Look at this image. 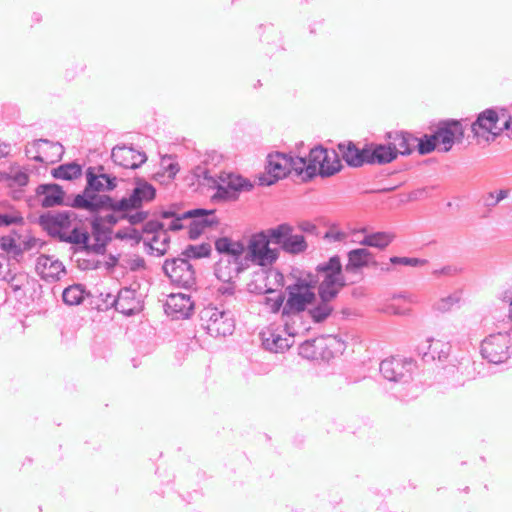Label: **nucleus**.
Here are the masks:
<instances>
[{
  "label": "nucleus",
  "mask_w": 512,
  "mask_h": 512,
  "mask_svg": "<svg viewBox=\"0 0 512 512\" xmlns=\"http://www.w3.org/2000/svg\"><path fill=\"white\" fill-rule=\"evenodd\" d=\"M294 281L287 285L289 304L303 309L314 301L316 292L338 297L341 291L355 281H349L340 255L334 254L318 263L314 271L299 270L292 273Z\"/></svg>",
  "instance_id": "f257e3e1"
},
{
  "label": "nucleus",
  "mask_w": 512,
  "mask_h": 512,
  "mask_svg": "<svg viewBox=\"0 0 512 512\" xmlns=\"http://www.w3.org/2000/svg\"><path fill=\"white\" fill-rule=\"evenodd\" d=\"M245 244L248 268L250 265L272 266L279 259V250L289 255H300L308 249L305 236L295 234L294 227L288 222L252 233Z\"/></svg>",
  "instance_id": "f03ea898"
},
{
  "label": "nucleus",
  "mask_w": 512,
  "mask_h": 512,
  "mask_svg": "<svg viewBox=\"0 0 512 512\" xmlns=\"http://www.w3.org/2000/svg\"><path fill=\"white\" fill-rule=\"evenodd\" d=\"M338 297L334 295L316 292L314 301L310 302L303 309H296L289 304V293L287 286L280 290L276 297H265L263 304L269 308L271 314L279 315L284 332L289 337H294L301 330H306V316L314 324H322L330 318L334 312L332 302Z\"/></svg>",
  "instance_id": "7ed1b4c3"
},
{
  "label": "nucleus",
  "mask_w": 512,
  "mask_h": 512,
  "mask_svg": "<svg viewBox=\"0 0 512 512\" xmlns=\"http://www.w3.org/2000/svg\"><path fill=\"white\" fill-rule=\"evenodd\" d=\"M86 185L84 189L76 194H71L68 198V206L85 210L88 208H96L100 205H111L114 198L108 194L101 192H111L115 190L118 179L113 174L105 172L103 165L97 167L89 166L85 171Z\"/></svg>",
  "instance_id": "20e7f679"
},
{
  "label": "nucleus",
  "mask_w": 512,
  "mask_h": 512,
  "mask_svg": "<svg viewBox=\"0 0 512 512\" xmlns=\"http://www.w3.org/2000/svg\"><path fill=\"white\" fill-rule=\"evenodd\" d=\"M297 173L301 183H310L316 178H330L344 169L340 156L335 149H328L318 143L309 149L307 155L298 159Z\"/></svg>",
  "instance_id": "39448f33"
},
{
  "label": "nucleus",
  "mask_w": 512,
  "mask_h": 512,
  "mask_svg": "<svg viewBox=\"0 0 512 512\" xmlns=\"http://www.w3.org/2000/svg\"><path fill=\"white\" fill-rule=\"evenodd\" d=\"M195 174L198 178H202L209 188L214 190L210 199L215 204L236 201L241 193L250 192L254 188L250 179L234 172L223 171L212 175L209 169L198 166Z\"/></svg>",
  "instance_id": "423d86ee"
},
{
  "label": "nucleus",
  "mask_w": 512,
  "mask_h": 512,
  "mask_svg": "<svg viewBox=\"0 0 512 512\" xmlns=\"http://www.w3.org/2000/svg\"><path fill=\"white\" fill-rule=\"evenodd\" d=\"M341 162L349 168H361L366 165L383 166L393 162L395 152L389 145L376 142H366L359 147L354 141L339 142L336 150Z\"/></svg>",
  "instance_id": "0eeeda50"
},
{
  "label": "nucleus",
  "mask_w": 512,
  "mask_h": 512,
  "mask_svg": "<svg viewBox=\"0 0 512 512\" xmlns=\"http://www.w3.org/2000/svg\"><path fill=\"white\" fill-rule=\"evenodd\" d=\"M299 158L300 155L293 156L291 153L280 151L269 153L266 157L265 170L257 177L258 185L269 187L288 176L300 182V176L297 173L298 167H301L298 164Z\"/></svg>",
  "instance_id": "6e6552de"
},
{
  "label": "nucleus",
  "mask_w": 512,
  "mask_h": 512,
  "mask_svg": "<svg viewBox=\"0 0 512 512\" xmlns=\"http://www.w3.org/2000/svg\"><path fill=\"white\" fill-rule=\"evenodd\" d=\"M500 112L504 116L507 110L506 108L492 106L476 114L475 120L470 123V130L472 138L477 144H490L500 137L498 131Z\"/></svg>",
  "instance_id": "1a4fd4ad"
},
{
  "label": "nucleus",
  "mask_w": 512,
  "mask_h": 512,
  "mask_svg": "<svg viewBox=\"0 0 512 512\" xmlns=\"http://www.w3.org/2000/svg\"><path fill=\"white\" fill-rule=\"evenodd\" d=\"M119 198H114L111 205H100L96 208H88L91 219H97L100 223L110 227L111 230L120 222L127 221L131 226L140 225L150 216V212L132 213L131 210H123L118 208Z\"/></svg>",
  "instance_id": "9d476101"
},
{
  "label": "nucleus",
  "mask_w": 512,
  "mask_h": 512,
  "mask_svg": "<svg viewBox=\"0 0 512 512\" xmlns=\"http://www.w3.org/2000/svg\"><path fill=\"white\" fill-rule=\"evenodd\" d=\"M469 118H446L430 126L440 145L441 152H449L455 144L462 143L465 137V126Z\"/></svg>",
  "instance_id": "9b49d317"
},
{
  "label": "nucleus",
  "mask_w": 512,
  "mask_h": 512,
  "mask_svg": "<svg viewBox=\"0 0 512 512\" xmlns=\"http://www.w3.org/2000/svg\"><path fill=\"white\" fill-rule=\"evenodd\" d=\"M416 368L414 359L394 356L382 360L379 365L380 373L386 380L400 385H406L412 381Z\"/></svg>",
  "instance_id": "f8f14e48"
},
{
  "label": "nucleus",
  "mask_w": 512,
  "mask_h": 512,
  "mask_svg": "<svg viewBox=\"0 0 512 512\" xmlns=\"http://www.w3.org/2000/svg\"><path fill=\"white\" fill-rule=\"evenodd\" d=\"M156 198V188L144 179L136 178L134 188L130 193L119 198L118 208L131 210L132 213L149 212L143 207Z\"/></svg>",
  "instance_id": "ddd939ff"
},
{
  "label": "nucleus",
  "mask_w": 512,
  "mask_h": 512,
  "mask_svg": "<svg viewBox=\"0 0 512 512\" xmlns=\"http://www.w3.org/2000/svg\"><path fill=\"white\" fill-rule=\"evenodd\" d=\"M482 357L492 364L506 362L512 353L510 336L507 333H496L487 336L481 343Z\"/></svg>",
  "instance_id": "4468645a"
},
{
  "label": "nucleus",
  "mask_w": 512,
  "mask_h": 512,
  "mask_svg": "<svg viewBox=\"0 0 512 512\" xmlns=\"http://www.w3.org/2000/svg\"><path fill=\"white\" fill-rule=\"evenodd\" d=\"M214 247L219 255L228 257L229 264L235 265L236 275L248 269L246 244L243 240H234L229 236H220L215 239Z\"/></svg>",
  "instance_id": "2eb2a0df"
},
{
  "label": "nucleus",
  "mask_w": 512,
  "mask_h": 512,
  "mask_svg": "<svg viewBox=\"0 0 512 512\" xmlns=\"http://www.w3.org/2000/svg\"><path fill=\"white\" fill-rule=\"evenodd\" d=\"M75 217L76 214L70 210L46 211L39 215L37 223L48 236L60 241L71 228Z\"/></svg>",
  "instance_id": "dca6fc26"
},
{
  "label": "nucleus",
  "mask_w": 512,
  "mask_h": 512,
  "mask_svg": "<svg viewBox=\"0 0 512 512\" xmlns=\"http://www.w3.org/2000/svg\"><path fill=\"white\" fill-rule=\"evenodd\" d=\"M184 217H189L188 238L192 241L199 239L208 228H213L219 224V219L215 215V210L194 208L185 211Z\"/></svg>",
  "instance_id": "f3484780"
},
{
  "label": "nucleus",
  "mask_w": 512,
  "mask_h": 512,
  "mask_svg": "<svg viewBox=\"0 0 512 512\" xmlns=\"http://www.w3.org/2000/svg\"><path fill=\"white\" fill-rule=\"evenodd\" d=\"M346 256L347 263L344 265V270L348 275H362L365 268L379 266L375 254L364 246L349 250Z\"/></svg>",
  "instance_id": "a211bd4d"
},
{
  "label": "nucleus",
  "mask_w": 512,
  "mask_h": 512,
  "mask_svg": "<svg viewBox=\"0 0 512 512\" xmlns=\"http://www.w3.org/2000/svg\"><path fill=\"white\" fill-rule=\"evenodd\" d=\"M113 162L126 169H138L147 161L144 151L137 150L133 145L118 144L111 152Z\"/></svg>",
  "instance_id": "6ab92c4d"
},
{
  "label": "nucleus",
  "mask_w": 512,
  "mask_h": 512,
  "mask_svg": "<svg viewBox=\"0 0 512 512\" xmlns=\"http://www.w3.org/2000/svg\"><path fill=\"white\" fill-rule=\"evenodd\" d=\"M386 143H380L381 145H389L395 152V161L399 155L409 156L415 151V145L417 137L406 130H393L388 131L384 135Z\"/></svg>",
  "instance_id": "aec40b11"
},
{
  "label": "nucleus",
  "mask_w": 512,
  "mask_h": 512,
  "mask_svg": "<svg viewBox=\"0 0 512 512\" xmlns=\"http://www.w3.org/2000/svg\"><path fill=\"white\" fill-rule=\"evenodd\" d=\"M195 304L191 296L184 293H172L164 303V311L172 319H189L194 313Z\"/></svg>",
  "instance_id": "412c9836"
},
{
  "label": "nucleus",
  "mask_w": 512,
  "mask_h": 512,
  "mask_svg": "<svg viewBox=\"0 0 512 512\" xmlns=\"http://www.w3.org/2000/svg\"><path fill=\"white\" fill-rule=\"evenodd\" d=\"M88 222L91 228L90 235L94 239V243L90 242L88 254L94 253L97 255H105L108 245L113 240V230L100 223L97 219L89 218Z\"/></svg>",
  "instance_id": "4be33fe9"
},
{
  "label": "nucleus",
  "mask_w": 512,
  "mask_h": 512,
  "mask_svg": "<svg viewBox=\"0 0 512 512\" xmlns=\"http://www.w3.org/2000/svg\"><path fill=\"white\" fill-rule=\"evenodd\" d=\"M36 194L39 197L41 206L44 208L68 205V202H65L66 192L57 183L40 184L36 189Z\"/></svg>",
  "instance_id": "5701e85b"
},
{
  "label": "nucleus",
  "mask_w": 512,
  "mask_h": 512,
  "mask_svg": "<svg viewBox=\"0 0 512 512\" xmlns=\"http://www.w3.org/2000/svg\"><path fill=\"white\" fill-rule=\"evenodd\" d=\"M207 334L212 337H226L232 335L235 330V321L231 311L221 310L217 317L208 325L201 324Z\"/></svg>",
  "instance_id": "b1692460"
},
{
  "label": "nucleus",
  "mask_w": 512,
  "mask_h": 512,
  "mask_svg": "<svg viewBox=\"0 0 512 512\" xmlns=\"http://www.w3.org/2000/svg\"><path fill=\"white\" fill-rule=\"evenodd\" d=\"M88 304L98 311H105L110 308H114L116 311L126 316H133L137 313V308L135 306L124 307L119 299H117L116 296L110 292H100L97 296L92 294Z\"/></svg>",
  "instance_id": "393cba45"
},
{
  "label": "nucleus",
  "mask_w": 512,
  "mask_h": 512,
  "mask_svg": "<svg viewBox=\"0 0 512 512\" xmlns=\"http://www.w3.org/2000/svg\"><path fill=\"white\" fill-rule=\"evenodd\" d=\"M451 346L449 343L428 338L425 343L418 347V353L422 356L423 362L434 361H445L450 353Z\"/></svg>",
  "instance_id": "a878e982"
},
{
  "label": "nucleus",
  "mask_w": 512,
  "mask_h": 512,
  "mask_svg": "<svg viewBox=\"0 0 512 512\" xmlns=\"http://www.w3.org/2000/svg\"><path fill=\"white\" fill-rule=\"evenodd\" d=\"M66 231L60 242L71 244L74 252H85L88 254L90 247L91 235L86 228L76 225Z\"/></svg>",
  "instance_id": "bb28decb"
},
{
  "label": "nucleus",
  "mask_w": 512,
  "mask_h": 512,
  "mask_svg": "<svg viewBox=\"0 0 512 512\" xmlns=\"http://www.w3.org/2000/svg\"><path fill=\"white\" fill-rule=\"evenodd\" d=\"M359 233L363 234L358 243L365 248L371 247L379 250H385L394 240L395 234L388 231L370 232L367 227L361 228Z\"/></svg>",
  "instance_id": "cd10ccee"
},
{
  "label": "nucleus",
  "mask_w": 512,
  "mask_h": 512,
  "mask_svg": "<svg viewBox=\"0 0 512 512\" xmlns=\"http://www.w3.org/2000/svg\"><path fill=\"white\" fill-rule=\"evenodd\" d=\"M40 268H42L39 272L41 278L49 282L59 280L61 273L64 275L66 274V269L63 263L58 259H54L50 255H41L38 258L37 269Z\"/></svg>",
  "instance_id": "c85d7f7f"
},
{
  "label": "nucleus",
  "mask_w": 512,
  "mask_h": 512,
  "mask_svg": "<svg viewBox=\"0 0 512 512\" xmlns=\"http://www.w3.org/2000/svg\"><path fill=\"white\" fill-rule=\"evenodd\" d=\"M42 145H47L51 149L55 150L53 155L57 156V161L62 158L64 154V147L62 146V144L59 142H52L45 138L36 139L33 142L28 143L25 147L26 156L39 163L46 162L44 156L42 155Z\"/></svg>",
  "instance_id": "c756f323"
},
{
  "label": "nucleus",
  "mask_w": 512,
  "mask_h": 512,
  "mask_svg": "<svg viewBox=\"0 0 512 512\" xmlns=\"http://www.w3.org/2000/svg\"><path fill=\"white\" fill-rule=\"evenodd\" d=\"M61 297L64 304L77 306L82 304L85 300L89 302L92 293L86 289L84 284L74 283L63 290Z\"/></svg>",
  "instance_id": "7c9ffc66"
},
{
  "label": "nucleus",
  "mask_w": 512,
  "mask_h": 512,
  "mask_svg": "<svg viewBox=\"0 0 512 512\" xmlns=\"http://www.w3.org/2000/svg\"><path fill=\"white\" fill-rule=\"evenodd\" d=\"M83 174V165L77 161L62 163L51 170L54 179L73 181L80 178Z\"/></svg>",
  "instance_id": "2f4dec72"
},
{
  "label": "nucleus",
  "mask_w": 512,
  "mask_h": 512,
  "mask_svg": "<svg viewBox=\"0 0 512 512\" xmlns=\"http://www.w3.org/2000/svg\"><path fill=\"white\" fill-rule=\"evenodd\" d=\"M0 250L2 251L1 254L9 259V266L22 261L21 244L12 236H0Z\"/></svg>",
  "instance_id": "473e14b6"
},
{
  "label": "nucleus",
  "mask_w": 512,
  "mask_h": 512,
  "mask_svg": "<svg viewBox=\"0 0 512 512\" xmlns=\"http://www.w3.org/2000/svg\"><path fill=\"white\" fill-rule=\"evenodd\" d=\"M191 263L184 256L175 258H167L162 266V271L173 283H175L174 275L182 274L185 269H190Z\"/></svg>",
  "instance_id": "72a5a7b5"
},
{
  "label": "nucleus",
  "mask_w": 512,
  "mask_h": 512,
  "mask_svg": "<svg viewBox=\"0 0 512 512\" xmlns=\"http://www.w3.org/2000/svg\"><path fill=\"white\" fill-rule=\"evenodd\" d=\"M292 346L289 338H284L280 334L270 333L268 337L262 336V347L273 353H283Z\"/></svg>",
  "instance_id": "f704fd0d"
},
{
  "label": "nucleus",
  "mask_w": 512,
  "mask_h": 512,
  "mask_svg": "<svg viewBox=\"0 0 512 512\" xmlns=\"http://www.w3.org/2000/svg\"><path fill=\"white\" fill-rule=\"evenodd\" d=\"M211 253L212 247L210 243L202 242L200 244H188L182 251L181 255L190 261L208 258L210 257Z\"/></svg>",
  "instance_id": "c9c22d12"
},
{
  "label": "nucleus",
  "mask_w": 512,
  "mask_h": 512,
  "mask_svg": "<svg viewBox=\"0 0 512 512\" xmlns=\"http://www.w3.org/2000/svg\"><path fill=\"white\" fill-rule=\"evenodd\" d=\"M436 149L440 151V145L433 130H431V133H425L421 137H417L415 151H417L419 155H428Z\"/></svg>",
  "instance_id": "e433bc0d"
},
{
  "label": "nucleus",
  "mask_w": 512,
  "mask_h": 512,
  "mask_svg": "<svg viewBox=\"0 0 512 512\" xmlns=\"http://www.w3.org/2000/svg\"><path fill=\"white\" fill-rule=\"evenodd\" d=\"M25 224V219L22 213L14 206L9 205L8 209L0 212V228L10 226H22Z\"/></svg>",
  "instance_id": "4c0bfd02"
},
{
  "label": "nucleus",
  "mask_w": 512,
  "mask_h": 512,
  "mask_svg": "<svg viewBox=\"0 0 512 512\" xmlns=\"http://www.w3.org/2000/svg\"><path fill=\"white\" fill-rule=\"evenodd\" d=\"M299 355L306 359H317L319 356L326 358L322 350L320 343H317L316 339H308L299 345Z\"/></svg>",
  "instance_id": "58836bf2"
},
{
  "label": "nucleus",
  "mask_w": 512,
  "mask_h": 512,
  "mask_svg": "<svg viewBox=\"0 0 512 512\" xmlns=\"http://www.w3.org/2000/svg\"><path fill=\"white\" fill-rule=\"evenodd\" d=\"M92 353L95 358L108 359L112 353L111 341L97 337L92 345Z\"/></svg>",
  "instance_id": "ea45409f"
},
{
  "label": "nucleus",
  "mask_w": 512,
  "mask_h": 512,
  "mask_svg": "<svg viewBox=\"0 0 512 512\" xmlns=\"http://www.w3.org/2000/svg\"><path fill=\"white\" fill-rule=\"evenodd\" d=\"M389 262L392 266H410V267H422L428 264V260L416 257L407 256H391Z\"/></svg>",
  "instance_id": "a19ab883"
},
{
  "label": "nucleus",
  "mask_w": 512,
  "mask_h": 512,
  "mask_svg": "<svg viewBox=\"0 0 512 512\" xmlns=\"http://www.w3.org/2000/svg\"><path fill=\"white\" fill-rule=\"evenodd\" d=\"M175 284L185 289H191L196 285V273L193 265L191 264L190 269L185 270L180 275H174Z\"/></svg>",
  "instance_id": "79ce46f5"
},
{
  "label": "nucleus",
  "mask_w": 512,
  "mask_h": 512,
  "mask_svg": "<svg viewBox=\"0 0 512 512\" xmlns=\"http://www.w3.org/2000/svg\"><path fill=\"white\" fill-rule=\"evenodd\" d=\"M461 299V292L456 291L447 297L442 298L439 302L436 304V309L440 312H446L449 311L455 304L459 303Z\"/></svg>",
  "instance_id": "37998d69"
},
{
  "label": "nucleus",
  "mask_w": 512,
  "mask_h": 512,
  "mask_svg": "<svg viewBox=\"0 0 512 512\" xmlns=\"http://www.w3.org/2000/svg\"><path fill=\"white\" fill-rule=\"evenodd\" d=\"M161 164L168 174L169 179H174L179 172V164L175 161L174 156L165 155L161 158Z\"/></svg>",
  "instance_id": "c03bdc74"
},
{
  "label": "nucleus",
  "mask_w": 512,
  "mask_h": 512,
  "mask_svg": "<svg viewBox=\"0 0 512 512\" xmlns=\"http://www.w3.org/2000/svg\"><path fill=\"white\" fill-rule=\"evenodd\" d=\"M142 224V232L144 234H160V232L165 231L164 223L157 219L148 220L147 218Z\"/></svg>",
  "instance_id": "a18cd8bd"
},
{
  "label": "nucleus",
  "mask_w": 512,
  "mask_h": 512,
  "mask_svg": "<svg viewBox=\"0 0 512 512\" xmlns=\"http://www.w3.org/2000/svg\"><path fill=\"white\" fill-rule=\"evenodd\" d=\"M12 266H9V259L0 253V278L10 282L15 279L16 273L12 271Z\"/></svg>",
  "instance_id": "49530a36"
},
{
  "label": "nucleus",
  "mask_w": 512,
  "mask_h": 512,
  "mask_svg": "<svg viewBox=\"0 0 512 512\" xmlns=\"http://www.w3.org/2000/svg\"><path fill=\"white\" fill-rule=\"evenodd\" d=\"M322 238L329 243L343 242L347 239V233L332 226L324 233Z\"/></svg>",
  "instance_id": "de8ad7c7"
},
{
  "label": "nucleus",
  "mask_w": 512,
  "mask_h": 512,
  "mask_svg": "<svg viewBox=\"0 0 512 512\" xmlns=\"http://www.w3.org/2000/svg\"><path fill=\"white\" fill-rule=\"evenodd\" d=\"M437 188L438 187L434 185L416 188L411 191L410 198L413 200L426 199L428 197L433 196L434 191L437 190Z\"/></svg>",
  "instance_id": "09e8293b"
},
{
  "label": "nucleus",
  "mask_w": 512,
  "mask_h": 512,
  "mask_svg": "<svg viewBox=\"0 0 512 512\" xmlns=\"http://www.w3.org/2000/svg\"><path fill=\"white\" fill-rule=\"evenodd\" d=\"M185 211L181 214H177L173 218H171L170 223L168 224L167 230L172 232H178L185 228L184 221L188 220L189 217H184Z\"/></svg>",
  "instance_id": "8fccbe9b"
},
{
  "label": "nucleus",
  "mask_w": 512,
  "mask_h": 512,
  "mask_svg": "<svg viewBox=\"0 0 512 512\" xmlns=\"http://www.w3.org/2000/svg\"><path fill=\"white\" fill-rule=\"evenodd\" d=\"M219 310L217 307H206L200 312V321L201 324L208 325L212 322V319L218 315Z\"/></svg>",
  "instance_id": "3c124183"
},
{
  "label": "nucleus",
  "mask_w": 512,
  "mask_h": 512,
  "mask_svg": "<svg viewBox=\"0 0 512 512\" xmlns=\"http://www.w3.org/2000/svg\"><path fill=\"white\" fill-rule=\"evenodd\" d=\"M10 179L14 184L24 187L29 182V174L25 170L18 169L11 174Z\"/></svg>",
  "instance_id": "603ef678"
},
{
  "label": "nucleus",
  "mask_w": 512,
  "mask_h": 512,
  "mask_svg": "<svg viewBox=\"0 0 512 512\" xmlns=\"http://www.w3.org/2000/svg\"><path fill=\"white\" fill-rule=\"evenodd\" d=\"M462 271L461 268H458L457 266H454V265H446L442 268H439V269H434L432 271V275H434L435 277H439V276H454V275H457L458 273H460Z\"/></svg>",
  "instance_id": "864d4df0"
},
{
  "label": "nucleus",
  "mask_w": 512,
  "mask_h": 512,
  "mask_svg": "<svg viewBox=\"0 0 512 512\" xmlns=\"http://www.w3.org/2000/svg\"><path fill=\"white\" fill-rule=\"evenodd\" d=\"M103 262L98 259H79L78 267L81 270H98L101 268Z\"/></svg>",
  "instance_id": "5fc2aeb1"
},
{
  "label": "nucleus",
  "mask_w": 512,
  "mask_h": 512,
  "mask_svg": "<svg viewBox=\"0 0 512 512\" xmlns=\"http://www.w3.org/2000/svg\"><path fill=\"white\" fill-rule=\"evenodd\" d=\"M37 243L38 239L35 236H27L24 240H22V242H20L22 259L24 258V253L34 249Z\"/></svg>",
  "instance_id": "6e6d98bb"
},
{
  "label": "nucleus",
  "mask_w": 512,
  "mask_h": 512,
  "mask_svg": "<svg viewBox=\"0 0 512 512\" xmlns=\"http://www.w3.org/2000/svg\"><path fill=\"white\" fill-rule=\"evenodd\" d=\"M86 68L85 64H77L71 68H67L64 72V78L67 81L73 80L79 73L84 72Z\"/></svg>",
  "instance_id": "4d7b16f0"
},
{
  "label": "nucleus",
  "mask_w": 512,
  "mask_h": 512,
  "mask_svg": "<svg viewBox=\"0 0 512 512\" xmlns=\"http://www.w3.org/2000/svg\"><path fill=\"white\" fill-rule=\"evenodd\" d=\"M117 299L124 305V302L134 301L135 299V290L126 287L119 291V294L116 296Z\"/></svg>",
  "instance_id": "13d9d810"
},
{
  "label": "nucleus",
  "mask_w": 512,
  "mask_h": 512,
  "mask_svg": "<svg viewBox=\"0 0 512 512\" xmlns=\"http://www.w3.org/2000/svg\"><path fill=\"white\" fill-rule=\"evenodd\" d=\"M177 214H181L179 212V206L177 204H172L167 208L161 209L159 212V216L162 219H171L174 216H176Z\"/></svg>",
  "instance_id": "bf43d9fd"
},
{
  "label": "nucleus",
  "mask_w": 512,
  "mask_h": 512,
  "mask_svg": "<svg viewBox=\"0 0 512 512\" xmlns=\"http://www.w3.org/2000/svg\"><path fill=\"white\" fill-rule=\"evenodd\" d=\"M298 228L306 234L318 236V227L309 221H302L298 224Z\"/></svg>",
  "instance_id": "052dcab7"
},
{
  "label": "nucleus",
  "mask_w": 512,
  "mask_h": 512,
  "mask_svg": "<svg viewBox=\"0 0 512 512\" xmlns=\"http://www.w3.org/2000/svg\"><path fill=\"white\" fill-rule=\"evenodd\" d=\"M498 131L500 133V137L505 134V136L512 140V115H508L507 119L504 121L502 127H498Z\"/></svg>",
  "instance_id": "680f3d73"
},
{
  "label": "nucleus",
  "mask_w": 512,
  "mask_h": 512,
  "mask_svg": "<svg viewBox=\"0 0 512 512\" xmlns=\"http://www.w3.org/2000/svg\"><path fill=\"white\" fill-rule=\"evenodd\" d=\"M146 268V262L143 257L136 256L129 261V269L132 272H137Z\"/></svg>",
  "instance_id": "e2e57ef3"
},
{
  "label": "nucleus",
  "mask_w": 512,
  "mask_h": 512,
  "mask_svg": "<svg viewBox=\"0 0 512 512\" xmlns=\"http://www.w3.org/2000/svg\"><path fill=\"white\" fill-rule=\"evenodd\" d=\"M222 159V156L216 152V151H211V152H207L205 154V157L202 161L203 164L205 165H208V164H213V165H217Z\"/></svg>",
  "instance_id": "0e129e2a"
},
{
  "label": "nucleus",
  "mask_w": 512,
  "mask_h": 512,
  "mask_svg": "<svg viewBox=\"0 0 512 512\" xmlns=\"http://www.w3.org/2000/svg\"><path fill=\"white\" fill-rule=\"evenodd\" d=\"M119 264V255L109 254L108 260L103 264L108 272H113Z\"/></svg>",
  "instance_id": "69168bd1"
},
{
  "label": "nucleus",
  "mask_w": 512,
  "mask_h": 512,
  "mask_svg": "<svg viewBox=\"0 0 512 512\" xmlns=\"http://www.w3.org/2000/svg\"><path fill=\"white\" fill-rule=\"evenodd\" d=\"M231 279V276L229 275L228 276V284L227 285H223L221 286L218 291L222 294V295H225V296H232L234 295L235 293V284L234 282H231L230 281Z\"/></svg>",
  "instance_id": "338daca9"
},
{
  "label": "nucleus",
  "mask_w": 512,
  "mask_h": 512,
  "mask_svg": "<svg viewBox=\"0 0 512 512\" xmlns=\"http://www.w3.org/2000/svg\"><path fill=\"white\" fill-rule=\"evenodd\" d=\"M501 299H502V301L507 302L509 304L508 317H509L510 322L512 323V290L508 289V290L504 291Z\"/></svg>",
  "instance_id": "774afa93"
}]
</instances>
